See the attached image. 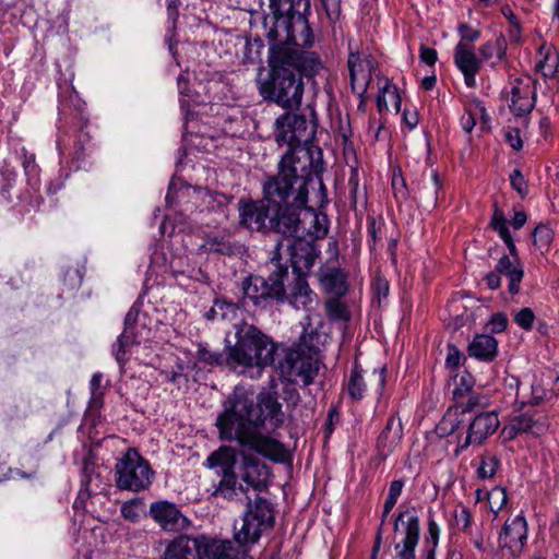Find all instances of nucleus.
<instances>
[{
    "mask_svg": "<svg viewBox=\"0 0 559 559\" xmlns=\"http://www.w3.org/2000/svg\"><path fill=\"white\" fill-rule=\"evenodd\" d=\"M457 32L461 37L459 43H463L464 45L474 46V43L480 37V31L466 23H461L457 26Z\"/></svg>",
    "mask_w": 559,
    "mask_h": 559,
    "instance_id": "864d4df0",
    "label": "nucleus"
},
{
    "mask_svg": "<svg viewBox=\"0 0 559 559\" xmlns=\"http://www.w3.org/2000/svg\"><path fill=\"white\" fill-rule=\"evenodd\" d=\"M148 515L164 532L181 533L191 526V521L181 512L179 507L168 500L152 502Z\"/></svg>",
    "mask_w": 559,
    "mask_h": 559,
    "instance_id": "9b49d317",
    "label": "nucleus"
},
{
    "mask_svg": "<svg viewBox=\"0 0 559 559\" xmlns=\"http://www.w3.org/2000/svg\"><path fill=\"white\" fill-rule=\"evenodd\" d=\"M439 536H440V527L437 524V522L432 519L431 514L429 513L428 534L425 538V545L437 547L438 543H439Z\"/></svg>",
    "mask_w": 559,
    "mask_h": 559,
    "instance_id": "e2e57ef3",
    "label": "nucleus"
},
{
    "mask_svg": "<svg viewBox=\"0 0 559 559\" xmlns=\"http://www.w3.org/2000/svg\"><path fill=\"white\" fill-rule=\"evenodd\" d=\"M280 373L288 381H301L304 385H310L319 371V361L311 354L290 347L286 350L284 359L278 366Z\"/></svg>",
    "mask_w": 559,
    "mask_h": 559,
    "instance_id": "1a4fd4ad",
    "label": "nucleus"
},
{
    "mask_svg": "<svg viewBox=\"0 0 559 559\" xmlns=\"http://www.w3.org/2000/svg\"><path fill=\"white\" fill-rule=\"evenodd\" d=\"M490 224L492 228L498 233L500 238H508V236L511 235L507 225V218L502 211H500L497 206L493 211Z\"/></svg>",
    "mask_w": 559,
    "mask_h": 559,
    "instance_id": "5fc2aeb1",
    "label": "nucleus"
},
{
    "mask_svg": "<svg viewBox=\"0 0 559 559\" xmlns=\"http://www.w3.org/2000/svg\"><path fill=\"white\" fill-rule=\"evenodd\" d=\"M454 389H453V399L455 402L464 399L466 394H468L474 385V380L472 376L464 371L461 374L454 377Z\"/></svg>",
    "mask_w": 559,
    "mask_h": 559,
    "instance_id": "37998d69",
    "label": "nucleus"
},
{
    "mask_svg": "<svg viewBox=\"0 0 559 559\" xmlns=\"http://www.w3.org/2000/svg\"><path fill=\"white\" fill-rule=\"evenodd\" d=\"M499 467V459L496 455H483L480 457V464L477 468V477L479 479L492 478Z\"/></svg>",
    "mask_w": 559,
    "mask_h": 559,
    "instance_id": "de8ad7c7",
    "label": "nucleus"
},
{
    "mask_svg": "<svg viewBox=\"0 0 559 559\" xmlns=\"http://www.w3.org/2000/svg\"><path fill=\"white\" fill-rule=\"evenodd\" d=\"M239 311L237 304L226 299H216L211 309L205 313L207 320H227L236 319Z\"/></svg>",
    "mask_w": 559,
    "mask_h": 559,
    "instance_id": "f704fd0d",
    "label": "nucleus"
},
{
    "mask_svg": "<svg viewBox=\"0 0 559 559\" xmlns=\"http://www.w3.org/2000/svg\"><path fill=\"white\" fill-rule=\"evenodd\" d=\"M467 352L479 361L491 362L498 356V341L488 334H477L469 343Z\"/></svg>",
    "mask_w": 559,
    "mask_h": 559,
    "instance_id": "cd10ccee",
    "label": "nucleus"
},
{
    "mask_svg": "<svg viewBox=\"0 0 559 559\" xmlns=\"http://www.w3.org/2000/svg\"><path fill=\"white\" fill-rule=\"evenodd\" d=\"M476 114H480L484 120L489 119L486 108L481 105V103H476L475 111L472 108L467 109L461 117V127L465 132L471 133L473 131L476 124Z\"/></svg>",
    "mask_w": 559,
    "mask_h": 559,
    "instance_id": "49530a36",
    "label": "nucleus"
},
{
    "mask_svg": "<svg viewBox=\"0 0 559 559\" xmlns=\"http://www.w3.org/2000/svg\"><path fill=\"white\" fill-rule=\"evenodd\" d=\"M302 239L313 241L326 236L328 234V217L324 214H318L313 210L305 206L301 219Z\"/></svg>",
    "mask_w": 559,
    "mask_h": 559,
    "instance_id": "bb28decb",
    "label": "nucleus"
},
{
    "mask_svg": "<svg viewBox=\"0 0 559 559\" xmlns=\"http://www.w3.org/2000/svg\"><path fill=\"white\" fill-rule=\"evenodd\" d=\"M283 241L277 242L276 252L272 261H276V269L264 278L259 275H250L243 280L241 288L243 302H251L254 307L265 309L273 302L278 304L285 297L284 278L287 275V267L280 264L281 250Z\"/></svg>",
    "mask_w": 559,
    "mask_h": 559,
    "instance_id": "423d86ee",
    "label": "nucleus"
},
{
    "mask_svg": "<svg viewBox=\"0 0 559 559\" xmlns=\"http://www.w3.org/2000/svg\"><path fill=\"white\" fill-rule=\"evenodd\" d=\"M367 391V382L362 374V369L355 364L350 370L349 378L346 383V393L352 401H360L365 397Z\"/></svg>",
    "mask_w": 559,
    "mask_h": 559,
    "instance_id": "473e14b6",
    "label": "nucleus"
},
{
    "mask_svg": "<svg viewBox=\"0 0 559 559\" xmlns=\"http://www.w3.org/2000/svg\"><path fill=\"white\" fill-rule=\"evenodd\" d=\"M198 359L211 366H221L224 362L227 364V355L225 356L223 353L213 352L205 347L199 348Z\"/></svg>",
    "mask_w": 559,
    "mask_h": 559,
    "instance_id": "603ef678",
    "label": "nucleus"
},
{
    "mask_svg": "<svg viewBox=\"0 0 559 559\" xmlns=\"http://www.w3.org/2000/svg\"><path fill=\"white\" fill-rule=\"evenodd\" d=\"M236 463L237 459L235 449L222 445L207 456L205 466L213 469L215 474H221L235 471Z\"/></svg>",
    "mask_w": 559,
    "mask_h": 559,
    "instance_id": "c85d7f7f",
    "label": "nucleus"
},
{
    "mask_svg": "<svg viewBox=\"0 0 559 559\" xmlns=\"http://www.w3.org/2000/svg\"><path fill=\"white\" fill-rule=\"evenodd\" d=\"M142 501L140 499H132L122 503L120 512L121 516L132 523H138L141 518Z\"/></svg>",
    "mask_w": 559,
    "mask_h": 559,
    "instance_id": "8fccbe9b",
    "label": "nucleus"
},
{
    "mask_svg": "<svg viewBox=\"0 0 559 559\" xmlns=\"http://www.w3.org/2000/svg\"><path fill=\"white\" fill-rule=\"evenodd\" d=\"M139 341L134 331L123 330L117 342L112 345V353L119 365H123L129 359V352Z\"/></svg>",
    "mask_w": 559,
    "mask_h": 559,
    "instance_id": "c9c22d12",
    "label": "nucleus"
},
{
    "mask_svg": "<svg viewBox=\"0 0 559 559\" xmlns=\"http://www.w3.org/2000/svg\"><path fill=\"white\" fill-rule=\"evenodd\" d=\"M454 525L463 531L467 532L472 525V515L467 508L462 507L459 510H454L453 512Z\"/></svg>",
    "mask_w": 559,
    "mask_h": 559,
    "instance_id": "4d7b16f0",
    "label": "nucleus"
},
{
    "mask_svg": "<svg viewBox=\"0 0 559 559\" xmlns=\"http://www.w3.org/2000/svg\"><path fill=\"white\" fill-rule=\"evenodd\" d=\"M510 182L512 188L521 195V198H524L527 194V182L519 169H514L510 174Z\"/></svg>",
    "mask_w": 559,
    "mask_h": 559,
    "instance_id": "052dcab7",
    "label": "nucleus"
},
{
    "mask_svg": "<svg viewBox=\"0 0 559 559\" xmlns=\"http://www.w3.org/2000/svg\"><path fill=\"white\" fill-rule=\"evenodd\" d=\"M270 51L286 52L287 61L292 63L289 68L300 76L301 74L314 75L322 68L320 59L313 52L302 51L289 45H272Z\"/></svg>",
    "mask_w": 559,
    "mask_h": 559,
    "instance_id": "f3484780",
    "label": "nucleus"
},
{
    "mask_svg": "<svg viewBox=\"0 0 559 559\" xmlns=\"http://www.w3.org/2000/svg\"><path fill=\"white\" fill-rule=\"evenodd\" d=\"M317 130V117L310 109V117L287 110L280 115L273 127V136L278 146H287L277 166V174L269 176L265 190L270 195H280L286 189H300L314 179L321 191H325L322 150L312 143Z\"/></svg>",
    "mask_w": 559,
    "mask_h": 559,
    "instance_id": "f257e3e1",
    "label": "nucleus"
},
{
    "mask_svg": "<svg viewBox=\"0 0 559 559\" xmlns=\"http://www.w3.org/2000/svg\"><path fill=\"white\" fill-rule=\"evenodd\" d=\"M200 559H233V544L206 535L197 536Z\"/></svg>",
    "mask_w": 559,
    "mask_h": 559,
    "instance_id": "a878e982",
    "label": "nucleus"
},
{
    "mask_svg": "<svg viewBox=\"0 0 559 559\" xmlns=\"http://www.w3.org/2000/svg\"><path fill=\"white\" fill-rule=\"evenodd\" d=\"M496 272L507 276L509 280V292L514 295L520 290L524 272L518 260H511L508 255H502L497 265Z\"/></svg>",
    "mask_w": 559,
    "mask_h": 559,
    "instance_id": "2f4dec72",
    "label": "nucleus"
},
{
    "mask_svg": "<svg viewBox=\"0 0 559 559\" xmlns=\"http://www.w3.org/2000/svg\"><path fill=\"white\" fill-rule=\"evenodd\" d=\"M286 52L269 55L270 72L266 78H260L258 90L265 100L274 102L282 108L298 109L304 96V82L300 75L294 72L287 61Z\"/></svg>",
    "mask_w": 559,
    "mask_h": 559,
    "instance_id": "7ed1b4c3",
    "label": "nucleus"
},
{
    "mask_svg": "<svg viewBox=\"0 0 559 559\" xmlns=\"http://www.w3.org/2000/svg\"><path fill=\"white\" fill-rule=\"evenodd\" d=\"M456 404L462 413H472L485 407L487 405V397L481 394H468L465 401L462 399Z\"/></svg>",
    "mask_w": 559,
    "mask_h": 559,
    "instance_id": "3c124183",
    "label": "nucleus"
},
{
    "mask_svg": "<svg viewBox=\"0 0 559 559\" xmlns=\"http://www.w3.org/2000/svg\"><path fill=\"white\" fill-rule=\"evenodd\" d=\"M271 471L269 466L257 456L241 452L240 477L247 487L255 491H264L271 484Z\"/></svg>",
    "mask_w": 559,
    "mask_h": 559,
    "instance_id": "4468645a",
    "label": "nucleus"
},
{
    "mask_svg": "<svg viewBox=\"0 0 559 559\" xmlns=\"http://www.w3.org/2000/svg\"><path fill=\"white\" fill-rule=\"evenodd\" d=\"M216 476L219 477V480L214 485L213 497L235 500L239 496V491H245L243 487L238 484L236 471L216 474Z\"/></svg>",
    "mask_w": 559,
    "mask_h": 559,
    "instance_id": "c756f323",
    "label": "nucleus"
},
{
    "mask_svg": "<svg viewBox=\"0 0 559 559\" xmlns=\"http://www.w3.org/2000/svg\"><path fill=\"white\" fill-rule=\"evenodd\" d=\"M313 41L314 37L307 19L298 13L296 16V38H290L288 45L300 49V47H311Z\"/></svg>",
    "mask_w": 559,
    "mask_h": 559,
    "instance_id": "e433bc0d",
    "label": "nucleus"
},
{
    "mask_svg": "<svg viewBox=\"0 0 559 559\" xmlns=\"http://www.w3.org/2000/svg\"><path fill=\"white\" fill-rule=\"evenodd\" d=\"M326 316L332 321L347 322L350 320V312L347 306L340 298H330L325 301Z\"/></svg>",
    "mask_w": 559,
    "mask_h": 559,
    "instance_id": "ea45409f",
    "label": "nucleus"
},
{
    "mask_svg": "<svg viewBox=\"0 0 559 559\" xmlns=\"http://www.w3.org/2000/svg\"><path fill=\"white\" fill-rule=\"evenodd\" d=\"M498 427L499 419L495 412L479 413L469 424L464 442L457 444L455 455H460L471 444H481Z\"/></svg>",
    "mask_w": 559,
    "mask_h": 559,
    "instance_id": "2eb2a0df",
    "label": "nucleus"
},
{
    "mask_svg": "<svg viewBox=\"0 0 559 559\" xmlns=\"http://www.w3.org/2000/svg\"><path fill=\"white\" fill-rule=\"evenodd\" d=\"M261 416L255 415V405L251 395L245 389L236 388L229 395L224 412L216 419L219 439L236 441L243 449L254 451L274 461L285 462L289 452L278 440L258 431L260 423L267 420L271 426L278 428L284 423L282 405L271 393L259 397Z\"/></svg>",
    "mask_w": 559,
    "mask_h": 559,
    "instance_id": "f03ea898",
    "label": "nucleus"
},
{
    "mask_svg": "<svg viewBox=\"0 0 559 559\" xmlns=\"http://www.w3.org/2000/svg\"><path fill=\"white\" fill-rule=\"evenodd\" d=\"M286 249L289 252V261L296 275L306 276L313 266L319 250L313 241L308 239H286Z\"/></svg>",
    "mask_w": 559,
    "mask_h": 559,
    "instance_id": "ddd939ff",
    "label": "nucleus"
},
{
    "mask_svg": "<svg viewBox=\"0 0 559 559\" xmlns=\"http://www.w3.org/2000/svg\"><path fill=\"white\" fill-rule=\"evenodd\" d=\"M319 282L322 288L337 297L347 293L346 274L336 265L321 266L318 272Z\"/></svg>",
    "mask_w": 559,
    "mask_h": 559,
    "instance_id": "393cba45",
    "label": "nucleus"
},
{
    "mask_svg": "<svg viewBox=\"0 0 559 559\" xmlns=\"http://www.w3.org/2000/svg\"><path fill=\"white\" fill-rule=\"evenodd\" d=\"M389 282L383 277H376L372 283V292L377 296L378 301L381 302L382 298H386L389 295Z\"/></svg>",
    "mask_w": 559,
    "mask_h": 559,
    "instance_id": "69168bd1",
    "label": "nucleus"
},
{
    "mask_svg": "<svg viewBox=\"0 0 559 559\" xmlns=\"http://www.w3.org/2000/svg\"><path fill=\"white\" fill-rule=\"evenodd\" d=\"M554 236L555 233L548 225L539 224L533 231L534 245L537 246L539 250H547L554 240Z\"/></svg>",
    "mask_w": 559,
    "mask_h": 559,
    "instance_id": "09e8293b",
    "label": "nucleus"
},
{
    "mask_svg": "<svg viewBox=\"0 0 559 559\" xmlns=\"http://www.w3.org/2000/svg\"><path fill=\"white\" fill-rule=\"evenodd\" d=\"M535 320V314L531 308H522L514 316V322L524 330H531Z\"/></svg>",
    "mask_w": 559,
    "mask_h": 559,
    "instance_id": "13d9d810",
    "label": "nucleus"
},
{
    "mask_svg": "<svg viewBox=\"0 0 559 559\" xmlns=\"http://www.w3.org/2000/svg\"><path fill=\"white\" fill-rule=\"evenodd\" d=\"M103 374L100 372H96L92 376L90 381V390H91V399L94 405L102 403V397L104 395V388L102 386Z\"/></svg>",
    "mask_w": 559,
    "mask_h": 559,
    "instance_id": "6e6d98bb",
    "label": "nucleus"
},
{
    "mask_svg": "<svg viewBox=\"0 0 559 559\" xmlns=\"http://www.w3.org/2000/svg\"><path fill=\"white\" fill-rule=\"evenodd\" d=\"M301 2L308 5V0H269V7L272 14H290L299 12Z\"/></svg>",
    "mask_w": 559,
    "mask_h": 559,
    "instance_id": "c03bdc74",
    "label": "nucleus"
},
{
    "mask_svg": "<svg viewBox=\"0 0 559 559\" xmlns=\"http://www.w3.org/2000/svg\"><path fill=\"white\" fill-rule=\"evenodd\" d=\"M235 328L236 343L226 345L229 367L264 368L274 362L277 345L267 335L248 323L236 324Z\"/></svg>",
    "mask_w": 559,
    "mask_h": 559,
    "instance_id": "20e7f679",
    "label": "nucleus"
},
{
    "mask_svg": "<svg viewBox=\"0 0 559 559\" xmlns=\"http://www.w3.org/2000/svg\"><path fill=\"white\" fill-rule=\"evenodd\" d=\"M402 524L404 538L395 545L397 559H416L415 549L419 542L420 524L419 519L408 511L400 512L394 521V531H399Z\"/></svg>",
    "mask_w": 559,
    "mask_h": 559,
    "instance_id": "f8f14e48",
    "label": "nucleus"
},
{
    "mask_svg": "<svg viewBox=\"0 0 559 559\" xmlns=\"http://www.w3.org/2000/svg\"><path fill=\"white\" fill-rule=\"evenodd\" d=\"M540 59L536 62V70L545 78H551L557 72L559 66V56L551 46H542L539 48Z\"/></svg>",
    "mask_w": 559,
    "mask_h": 559,
    "instance_id": "72a5a7b5",
    "label": "nucleus"
},
{
    "mask_svg": "<svg viewBox=\"0 0 559 559\" xmlns=\"http://www.w3.org/2000/svg\"><path fill=\"white\" fill-rule=\"evenodd\" d=\"M510 95V110L515 116L530 114L536 103L535 82L528 76L514 79L511 82Z\"/></svg>",
    "mask_w": 559,
    "mask_h": 559,
    "instance_id": "dca6fc26",
    "label": "nucleus"
},
{
    "mask_svg": "<svg viewBox=\"0 0 559 559\" xmlns=\"http://www.w3.org/2000/svg\"><path fill=\"white\" fill-rule=\"evenodd\" d=\"M462 357L463 356H462V353L460 352V349L455 345L449 344L447 359H445V367L451 370L457 368L461 364Z\"/></svg>",
    "mask_w": 559,
    "mask_h": 559,
    "instance_id": "0e129e2a",
    "label": "nucleus"
},
{
    "mask_svg": "<svg viewBox=\"0 0 559 559\" xmlns=\"http://www.w3.org/2000/svg\"><path fill=\"white\" fill-rule=\"evenodd\" d=\"M308 200L300 206L288 204L286 202H276L272 217V230L282 234L287 239H298L302 237V212Z\"/></svg>",
    "mask_w": 559,
    "mask_h": 559,
    "instance_id": "9d476101",
    "label": "nucleus"
},
{
    "mask_svg": "<svg viewBox=\"0 0 559 559\" xmlns=\"http://www.w3.org/2000/svg\"><path fill=\"white\" fill-rule=\"evenodd\" d=\"M456 427L457 421L454 419L452 420L451 416L448 415L444 416L442 420L439 423V425L437 426V430L440 436H445L452 433L456 429Z\"/></svg>",
    "mask_w": 559,
    "mask_h": 559,
    "instance_id": "774afa93",
    "label": "nucleus"
},
{
    "mask_svg": "<svg viewBox=\"0 0 559 559\" xmlns=\"http://www.w3.org/2000/svg\"><path fill=\"white\" fill-rule=\"evenodd\" d=\"M510 429L515 435L524 432H532L537 435L543 431L544 425L540 424L538 419H535L532 414L523 413L512 417Z\"/></svg>",
    "mask_w": 559,
    "mask_h": 559,
    "instance_id": "4c0bfd02",
    "label": "nucleus"
},
{
    "mask_svg": "<svg viewBox=\"0 0 559 559\" xmlns=\"http://www.w3.org/2000/svg\"><path fill=\"white\" fill-rule=\"evenodd\" d=\"M247 511L243 515L242 526L235 533V540L240 546L254 544L265 528H271L274 523L271 503L261 497L253 501L248 497Z\"/></svg>",
    "mask_w": 559,
    "mask_h": 559,
    "instance_id": "6e6552de",
    "label": "nucleus"
},
{
    "mask_svg": "<svg viewBox=\"0 0 559 559\" xmlns=\"http://www.w3.org/2000/svg\"><path fill=\"white\" fill-rule=\"evenodd\" d=\"M91 140V136L88 132L85 129H81L76 135V141L74 144V156L78 159L84 158L86 155V151H88V147L85 146V144H88Z\"/></svg>",
    "mask_w": 559,
    "mask_h": 559,
    "instance_id": "bf43d9fd",
    "label": "nucleus"
},
{
    "mask_svg": "<svg viewBox=\"0 0 559 559\" xmlns=\"http://www.w3.org/2000/svg\"><path fill=\"white\" fill-rule=\"evenodd\" d=\"M298 13H278L265 17L264 27L267 39L270 41L280 40L277 45H288L290 38H296V16Z\"/></svg>",
    "mask_w": 559,
    "mask_h": 559,
    "instance_id": "6ab92c4d",
    "label": "nucleus"
},
{
    "mask_svg": "<svg viewBox=\"0 0 559 559\" xmlns=\"http://www.w3.org/2000/svg\"><path fill=\"white\" fill-rule=\"evenodd\" d=\"M486 496L489 509L495 514V518H497L499 511H501L508 502L507 490L502 487H495L488 491Z\"/></svg>",
    "mask_w": 559,
    "mask_h": 559,
    "instance_id": "a18cd8bd",
    "label": "nucleus"
},
{
    "mask_svg": "<svg viewBox=\"0 0 559 559\" xmlns=\"http://www.w3.org/2000/svg\"><path fill=\"white\" fill-rule=\"evenodd\" d=\"M160 559H200L197 536L180 534L167 540Z\"/></svg>",
    "mask_w": 559,
    "mask_h": 559,
    "instance_id": "b1692460",
    "label": "nucleus"
},
{
    "mask_svg": "<svg viewBox=\"0 0 559 559\" xmlns=\"http://www.w3.org/2000/svg\"><path fill=\"white\" fill-rule=\"evenodd\" d=\"M403 438V425L399 417L392 415L388 418L385 427L377 441V450L382 461L386 460L400 444Z\"/></svg>",
    "mask_w": 559,
    "mask_h": 559,
    "instance_id": "5701e85b",
    "label": "nucleus"
},
{
    "mask_svg": "<svg viewBox=\"0 0 559 559\" xmlns=\"http://www.w3.org/2000/svg\"><path fill=\"white\" fill-rule=\"evenodd\" d=\"M269 181V176L263 181V199L261 200H246L240 199L238 202L239 226L253 233L266 234L272 230V217L274 213V205L276 202H286L297 206L302 205L308 198V187L304 186L300 189H286L280 195H270L265 190V185Z\"/></svg>",
    "mask_w": 559,
    "mask_h": 559,
    "instance_id": "39448f33",
    "label": "nucleus"
},
{
    "mask_svg": "<svg viewBox=\"0 0 559 559\" xmlns=\"http://www.w3.org/2000/svg\"><path fill=\"white\" fill-rule=\"evenodd\" d=\"M347 64L353 91L360 95L364 94L371 81L372 60L367 55L350 53Z\"/></svg>",
    "mask_w": 559,
    "mask_h": 559,
    "instance_id": "412c9836",
    "label": "nucleus"
},
{
    "mask_svg": "<svg viewBox=\"0 0 559 559\" xmlns=\"http://www.w3.org/2000/svg\"><path fill=\"white\" fill-rule=\"evenodd\" d=\"M488 325L492 333H501L508 326V318L506 314H503L501 312L495 313L491 317Z\"/></svg>",
    "mask_w": 559,
    "mask_h": 559,
    "instance_id": "338daca9",
    "label": "nucleus"
},
{
    "mask_svg": "<svg viewBox=\"0 0 559 559\" xmlns=\"http://www.w3.org/2000/svg\"><path fill=\"white\" fill-rule=\"evenodd\" d=\"M205 248L215 253L230 255L236 251L235 245L230 240L228 235L214 234L210 235L205 241Z\"/></svg>",
    "mask_w": 559,
    "mask_h": 559,
    "instance_id": "58836bf2",
    "label": "nucleus"
},
{
    "mask_svg": "<svg viewBox=\"0 0 559 559\" xmlns=\"http://www.w3.org/2000/svg\"><path fill=\"white\" fill-rule=\"evenodd\" d=\"M527 539V523L524 516L516 515L513 520L507 521L499 535L501 548L509 549L511 556L515 557L523 550Z\"/></svg>",
    "mask_w": 559,
    "mask_h": 559,
    "instance_id": "a211bd4d",
    "label": "nucleus"
},
{
    "mask_svg": "<svg viewBox=\"0 0 559 559\" xmlns=\"http://www.w3.org/2000/svg\"><path fill=\"white\" fill-rule=\"evenodd\" d=\"M207 198V204L211 206L212 210H223L231 201L230 197L221 192H209Z\"/></svg>",
    "mask_w": 559,
    "mask_h": 559,
    "instance_id": "680f3d73",
    "label": "nucleus"
},
{
    "mask_svg": "<svg viewBox=\"0 0 559 559\" xmlns=\"http://www.w3.org/2000/svg\"><path fill=\"white\" fill-rule=\"evenodd\" d=\"M454 63L464 76L468 87L476 86V75L481 69V59L476 56L474 46L457 43L454 48Z\"/></svg>",
    "mask_w": 559,
    "mask_h": 559,
    "instance_id": "aec40b11",
    "label": "nucleus"
},
{
    "mask_svg": "<svg viewBox=\"0 0 559 559\" xmlns=\"http://www.w3.org/2000/svg\"><path fill=\"white\" fill-rule=\"evenodd\" d=\"M319 338L320 335L318 332L311 330L307 331L305 330L304 333L300 335L299 341L294 344V348L301 349V352H305L306 354H311L313 357H317V354L319 352Z\"/></svg>",
    "mask_w": 559,
    "mask_h": 559,
    "instance_id": "a19ab883",
    "label": "nucleus"
},
{
    "mask_svg": "<svg viewBox=\"0 0 559 559\" xmlns=\"http://www.w3.org/2000/svg\"><path fill=\"white\" fill-rule=\"evenodd\" d=\"M285 301L297 310L311 311L313 304L317 302V294L310 288L306 276L296 275L295 281L289 286V292H285V297L278 300V304Z\"/></svg>",
    "mask_w": 559,
    "mask_h": 559,
    "instance_id": "4be33fe9",
    "label": "nucleus"
},
{
    "mask_svg": "<svg viewBox=\"0 0 559 559\" xmlns=\"http://www.w3.org/2000/svg\"><path fill=\"white\" fill-rule=\"evenodd\" d=\"M154 472L136 449L129 448L115 465L117 488L140 492L146 490L153 481Z\"/></svg>",
    "mask_w": 559,
    "mask_h": 559,
    "instance_id": "0eeeda50",
    "label": "nucleus"
},
{
    "mask_svg": "<svg viewBox=\"0 0 559 559\" xmlns=\"http://www.w3.org/2000/svg\"><path fill=\"white\" fill-rule=\"evenodd\" d=\"M388 96L394 102V105L399 110L401 105V97L397 93V88L395 85L391 84V82L386 80L385 84L380 88V93L378 94L377 97V107L379 111L388 110Z\"/></svg>",
    "mask_w": 559,
    "mask_h": 559,
    "instance_id": "79ce46f5",
    "label": "nucleus"
},
{
    "mask_svg": "<svg viewBox=\"0 0 559 559\" xmlns=\"http://www.w3.org/2000/svg\"><path fill=\"white\" fill-rule=\"evenodd\" d=\"M478 52L481 63L488 62L491 68L496 67L507 57V40L504 36L501 34L496 40L485 41L479 46Z\"/></svg>",
    "mask_w": 559,
    "mask_h": 559,
    "instance_id": "7c9ffc66",
    "label": "nucleus"
}]
</instances>
